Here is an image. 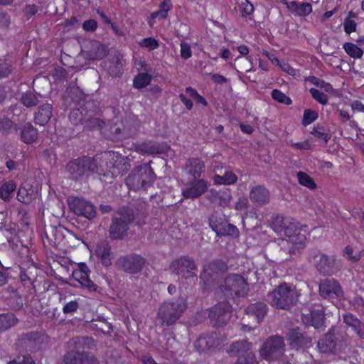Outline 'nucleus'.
<instances>
[{
    "label": "nucleus",
    "instance_id": "1",
    "mask_svg": "<svg viewBox=\"0 0 364 364\" xmlns=\"http://www.w3.org/2000/svg\"><path fill=\"white\" fill-rule=\"evenodd\" d=\"M112 154L104 153L101 156L95 157L84 156L70 161L66 166V170L70 177L74 180H79L83 177H88L99 170L104 171L107 167V161Z\"/></svg>",
    "mask_w": 364,
    "mask_h": 364
},
{
    "label": "nucleus",
    "instance_id": "2",
    "mask_svg": "<svg viewBox=\"0 0 364 364\" xmlns=\"http://www.w3.org/2000/svg\"><path fill=\"white\" fill-rule=\"evenodd\" d=\"M95 346L94 340L90 337H75L68 343L69 350L65 354V364H98L97 360L80 350L92 348Z\"/></svg>",
    "mask_w": 364,
    "mask_h": 364
},
{
    "label": "nucleus",
    "instance_id": "3",
    "mask_svg": "<svg viewBox=\"0 0 364 364\" xmlns=\"http://www.w3.org/2000/svg\"><path fill=\"white\" fill-rule=\"evenodd\" d=\"M186 308V300L183 297L164 302L159 309L157 320L161 326H171L179 319Z\"/></svg>",
    "mask_w": 364,
    "mask_h": 364
},
{
    "label": "nucleus",
    "instance_id": "4",
    "mask_svg": "<svg viewBox=\"0 0 364 364\" xmlns=\"http://www.w3.org/2000/svg\"><path fill=\"white\" fill-rule=\"evenodd\" d=\"M267 296L272 306L277 309H289L296 304L298 294L293 285L282 283L269 293Z\"/></svg>",
    "mask_w": 364,
    "mask_h": 364
},
{
    "label": "nucleus",
    "instance_id": "5",
    "mask_svg": "<svg viewBox=\"0 0 364 364\" xmlns=\"http://www.w3.org/2000/svg\"><path fill=\"white\" fill-rule=\"evenodd\" d=\"M275 223L281 226L279 231L284 232L295 248L299 249L304 246L308 231L306 225H301L294 219H284L283 217H277Z\"/></svg>",
    "mask_w": 364,
    "mask_h": 364
},
{
    "label": "nucleus",
    "instance_id": "6",
    "mask_svg": "<svg viewBox=\"0 0 364 364\" xmlns=\"http://www.w3.org/2000/svg\"><path fill=\"white\" fill-rule=\"evenodd\" d=\"M250 290L249 284L243 276L239 274H230L218 286V292L225 298L245 296Z\"/></svg>",
    "mask_w": 364,
    "mask_h": 364
},
{
    "label": "nucleus",
    "instance_id": "7",
    "mask_svg": "<svg viewBox=\"0 0 364 364\" xmlns=\"http://www.w3.org/2000/svg\"><path fill=\"white\" fill-rule=\"evenodd\" d=\"M156 175L150 163L142 164L135 167L126 178V184L129 188L139 190L151 186Z\"/></svg>",
    "mask_w": 364,
    "mask_h": 364
},
{
    "label": "nucleus",
    "instance_id": "8",
    "mask_svg": "<svg viewBox=\"0 0 364 364\" xmlns=\"http://www.w3.org/2000/svg\"><path fill=\"white\" fill-rule=\"evenodd\" d=\"M134 215L132 210L123 208L112 218L109 228V237L112 240H122L127 235L129 225L134 221Z\"/></svg>",
    "mask_w": 364,
    "mask_h": 364
},
{
    "label": "nucleus",
    "instance_id": "9",
    "mask_svg": "<svg viewBox=\"0 0 364 364\" xmlns=\"http://www.w3.org/2000/svg\"><path fill=\"white\" fill-rule=\"evenodd\" d=\"M170 269L173 274L186 280L197 277V265L193 259L188 257H181L174 260L171 264Z\"/></svg>",
    "mask_w": 364,
    "mask_h": 364
},
{
    "label": "nucleus",
    "instance_id": "10",
    "mask_svg": "<svg viewBox=\"0 0 364 364\" xmlns=\"http://www.w3.org/2000/svg\"><path fill=\"white\" fill-rule=\"evenodd\" d=\"M145 262L144 258L141 256L132 254L119 257L115 266L123 272L134 274L141 271Z\"/></svg>",
    "mask_w": 364,
    "mask_h": 364
},
{
    "label": "nucleus",
    "instance_id": "11",
    "mask_svg": "<svg viewBox=\"0 0 364 364\" xmlns=\"http://www.w3.org/2000/svg\"><path fill=\"white\" fill-rule=\"evenodd\" d=\"M284 343L282 337L274 336L268 338L260 350L261 355L268 360L279 359L284 351Z\"/></svg>",
    "mask_w": 364,
    "mask_h": 364
},
{
    "label": "nucleus",
    "instance_id": "12",
    "mask_svg": "<svg viewBox=\"0 0 364 364\" xmlns=\"http://www.w3.org/2000/svg\"><path fill=\"white\" fill-rule=\"evenodd\" d=\"M68 203L70 210L78 216H83L91 220L96 215L95 205L82 198L69 197Z\"/></svg>",
    "mask_w": 364,
    "mask_h": 364
},
{
    "label": "nucleus",
    "instance_id": "13",
    "mask_svg": "<svg viewBox=\"0 0 364 364\" xmlns=\"http://www.w3.org/2000/svg\"><path fill=\"white\" fill-rule=\"evenodd\" d=\"M231 306L226 301H220L210 310L209 318L214 326L227 323L231 317Z\"/></svg>",
    "mask_w": 364,
    "mask_h": 364
},
{
    "label": "nucleus",
    "instance_id": "14",
    "mask_svg": "<svg viewBox=\"0 0 364 364\" xmlns=\"http://www.w3.org/2000/svg\"><path fill=\"white\" fill-rule=\"evenodd\" d=\"M309 259L315 264L318 272L323 275L333 274L338 269L336 262L333 258L320 252H312Z\"/></svg>",
    "mask_w": 364,
    "mask_h": 364
},
{
    "label": "nucleus",
    "instance_id": "15",
    "mask_svg": "<svg viewBox=\"0 0 364 364\" xmlns=\"http://www.w3.org/2000/svg\"><path fill=\"white\" fill-rule=\"evenodd\" d=\"M228 271V265L221 260H215L205 267L200 274V279L207 283L215 281L220 275Z\"/></svg>",
    "mask_w": 364,
    "mask_h": 364
},
{
    "label": "nucleus",
    "instance_id": "16",
    "mask_svg": "<svg viewBox=\"0 0 364 364\" xmlns=\"http://www.w3.org/2000/svg\"><path fill=\"white\" fill-rule=\"evenodd\" d=\"M319 294L324 299H338L343 296V291L338 281L325 279L320 282Z\"/></svg>",
    "mask_w": 364,
    "mask_h": 364
},
{
    "label": "nucleus",
    "instance_id": "17",
    "mask_svg": "<svg viewBox=\"0 0 364 364\" xmlns=\"http://www.w3.org/2000/svg\"><path fill=\"white\" fill-rule=\"evenodd\" d=\"M208 188L205 179H193L182 189V195L187 199H196L204 194Z\"/></svg>",
    "mask_w": 364,
    "mask_h": 364
},
{
    "label": "nucleus",
    "instance_id": "18",
    "mask_svg": "<svg viewBox=\"0 0 364 364\" xmlns=\"http://www.w3.org/2000/svg\"><path fill=\"white\" fill-rule=\"evenodd\" d=\"M250 201L258 206H264L270 203L271 194L269 190L262 185L253 186L249 193Z\"/></svg>",
    "mask_w": 364,
    "mask_h": 364
},
{
    "label": "nucleus",
    "instance_id": "19",
    "mask_svg": "<svg viewBox=\"0 0 364 364\" xmlns=\"http://www.w3.org/2000/svg\"><path fill=\"white\" fill-rule=\"evenodd\" d=\"M45 336L36 332L23 334L19 339V345L28 351H35L41 348Z\"/></svg>",
    "mask_w": 364,
    "mask_h": 364
},
{
    "label": "nucleus",
    "instance_id": "20",
    "mask_svg": "<svg viewBox=\"0 0 364 364\" xmlns=\"http://www.w3.org/2000/svg\"><path fill=\"white\" fill-rule=\"evenodd\" d=\"M206 198L213 205L227 207L230 204L232 196L229 189L217 191L211 188L208 192Z\"/></svg>",
    "mask_w": 364,
    "mask_h": 364
},
{
    "label": "nucleus",
    "instance_id": "21",
    "mask_svg": "<svg viewBox=\"0 0 364 364\" xmlns=\"http://www.w3.org/2000/svg\"><path fill=\"white\" fill-rule=\"evenodd\" d=\"M87 266L85 263H80L78 268L73 272L72 276L74 280L77 281L81 286L87 288L90 291H95L97 285L90 279Z\"/></svg>",
    "mask_w": 364,
    "mask_h": 364
},
{
    "label": "nucleus",
    "instance_id": "22",
    "mask_svg": "<svg viewBox=\"0 0 364 364\" xmlns=\"http://www.w3.org/2000/svg\"><path fill=\"white\" fill-rule=\"evenodd\" d=\"M218 345H219V340L215 333L202 334L195 342V348L200 352H207Z\"/></svg>",
    "mask_w": 364,
    "mask_h": 364
},
{
    "label": "nucleus",
    "instance_id": "23",
    "mask_svg": "<svg viewBox=\"0 0 364 364\" xmlns=\"http://www.w3.org/2000/svg\"><path fill=\"white\" fill-rule=\"evenodd\" d=\"M95 255L101 264L105 267H109L112 263L113 252L109 242L102 241L99 242L95 248Z\"/></svg>",
    "mask_w": 364,
    "mask_h": 364
},
{
    "label": "nucleus",
    "instance_id": "24",
    "mask_svg": "<svg viewBox=\"0 0 364 364\" xmlns=\"http://www.w3.org/2000/svg\"><path fill=\"white\" fill-rule=\"evenodd\" d=\"M205 165L204 161L198 158L188 159L184 165V171L191 176L193 179H200L202 173L205 172Z\"/></svg>",
    "mask_w": 364,
    "mask_h": 364
},
{
    "label": "nucleus",
    "instance_id": "25",
    "mask_svg": "<svg viewBox=\"0 0 364 364\" xmlns=\"http://www.w3.org/2000/svg\"><path fill=\"white\" fill-rule=\"evenodd\" d=\"M287 338L292 348L308 347L311 343L310 337L304 336L299 328H292L287 333Z\"/></svg>",
    "mask_w": 364,
    "mask_h": 364
},
{
    "label": "nucleus",
    "instance_id": "26",
    "mask_svg": "<svg viewBox=\"0 0 364 364\" xmlns=\"http://www.w3.org/2000/svg\"><path fill=\"white\" fill-rule=\"evenodd\" d=\"M302 321L307 326L318 328L323 325L325 317L322 309H312L309 313L302 314Z\"/></svg>",
    "mask_w": 364,
    "mask_h": 364
},
{
    "label": "nucleus",
    "instance_id": "27",
    "mask_svg": "<svg viewBox=\"0 0 364 364\" xmlns=\"http://www.w3.org/2000/svg\"><path fill=\"white\" fill-rule=\"evenodd\" d=\"M267 311V305L263 303H256L250 305L246 309L247 316L255 324L259 323L264 318Z\"/></svg>",
    "mask_w": 364,
    "mask_h": 364
},
{
    "label": "nucleus",
    "instance_id": "28",
    "mask_svg": "<svg viewBox=\"0 0 364 364\" xmlns=\"http://www.w3.org/2000/svg\"><path fill=\"white\" fill-rule=\"evenodd\" d=\"M139 65H140V68H138V69L143 70L146 73H141L135 76L133 80V86L135 88L141 89L149 85L151 81V75L148 74V73L151 72V68L142 61L139 62Z\"/></svg>",
    "mask_w": 364,
    "mask_h": 364
},
{
    "label": "nucleus",
    "instance_id": "29",
    "mask_svg": "<svg viewBox=\"0 0 364 364\" xmlns=\"http://www.w3.org/2000/svg\"><path fill=\"white\" fill-rule=\"evenodd\" d=\"M282 2L293 14L296 16H306L312 11V6L309 3H298L286 0H282Z\"/></svg>",
    "mask_w": 364,
    "mask_h": 364
},
{
    "label": "nucleus",
    "instance_id": "30",
    "mask_svg": "<svg viewBox=\"0 0 364 364\" xmlns=\"http://www.w3.org/2000/svg\"><path fill=\"white\" fill-rule=\"evenodd\" d=\"M53 114L52 105L46 103L38 108V111L35 113V122L40 125L46 124L50 119Z\"/></svg>",
    "mask_w": 364,
    "mask_h": 364
},
{
    "label": "nucleus",
    "instance_id": "31",
    "mask_svg": "<svg viewBox=\"0 0 364 364\" xmlns=\"http://www.w3.org/2000/svg\"><path fill=\"white\" fill-rule=\"evenodd\" d=\"M343 321L354 330L359 338L364 339V323L350 313L343 315Z\"/></svg>",
    "mask_w": 364,
    "mask_h": 364
},
{
    "label": "nucleus",
    "instance_id": "32",
    "mask_svg": "<svg viewBox=\"0 0 364 364\" xmlns=\"http://www.w3.org/2000/svg\"><path fill=\"white\" fill-rule=\"evenodd\" d=\"M21 140L26 144L34 142L38 137L37 130L30 123L26 124L21 132Z\"/></svg>",
    "mask_w": 364,
    "mask_h": 364
},
{
    "label": "nucleus",
    "instance_id": "33",
    "mask_svg": "<svg viewBox=\"0 0 364 364\" xmlns=\"http://www.w3.org/2000/svg\"><path fill=\"white\" fill-rule=\"evenodd\" d=\"M237 176L232 171H226L223 176L215 174L213 178V181L215 185H232L236 183Z\"/></svg>",
    "mask_w": 364,
    "mask_h": 364
},
{
    "label": "nucleus",
    "instance_id": "34",
    "mask_svg": "<svg viewBox=\"0 0 364 364\" xmlns=\"http://www.w3.org/2000/svg\"><path fill=\"white\" fill-rule=\"evenodd\" d=\"M217 228V235H230L233 237H237L239 236V230L236 226L228 223L225 220L221 228L215 226Z\"/></svg>",
    "mask_w": 364,
    "mask_h": 364
},
{
    "label": "nucleus",
    "instance_id": "35",
    "mask_svg": "<svg viewBox=\"0 0 364 364\" xmlns=\"http://www.w3.org/2000/svg\"><path fill=\"white\" fill-rule=\"evenodd\" d=\"M336 346L332 334H326L325 336L318 341V348L322 353L331 352Z\"/></svg>",
    "mask_w": 364,
    "mask_h": 364
},
{
    "label": "nucleus",
    "instance_id": "36",
    "mask_svg": "<svg viewBox=\"0 0 364 364\" xmlns=\"http://www.w3.org/2000/svg\"><path fill=\"white\" fill-rule=\"evenodd\" d=\"M311 134L324 144H327L331 137L330 132L322 126L315 127Z\"/></svg>",
    "mask_w": 364,
    "mask_h": 364
},
{
    "label": "nucleus",
    "instance_id": "37",
    "mask_svg": "<svg viewBox=\"0 0 364 364\" xmlns=\"http://www.w3.org/2000/svg\"><path fill=\"white\" fill-rule=\"evenodd\" d=\"M20 102L26 107H32L36 106L39 100L36 94L28 91L21 94Z\"/></svg>",
    "mask_w": 364,
    "mask_h": 364
},
{
    "label": "nucleus",
    "instance_id": "38",
    "mask_svg": "<svg viewBox=\"0 0 364 364\" xmlns=\"http://www.w3.org/2000/svg\"><path fill=\"white\" fill-rule=\"evenodd\" d=\"M16 317L11 313L0 314V331L8 329L17 323Z\"/></svg>",
    "mask_w": 364,
    "mask_h": 364
},
{
    "label": "nucleus",
    "instance_id": "39",
    "mask_svg": "<svg viewBox=\"0 0 364 364\" xmlns=\"http://www.w3.org/2000/svg\"><path fill=\"white\" fill-rule=\"evenodd\" d=\"M85 109L81 107L80 108L73 109L69 114L70 122L74 124L79 123H84L86 119L87 112H85Z\"/></svg>",
    "mask_w": 364,
    "mask_h": 364
},
{
    "label": "nucleus",
    "instance_id": "40",
    "mask_svg": "<svg viewBox=\"0 0 364 364\" xmlns=\"http://www.w3.org/2000/svg\"><path fill=\"white\" fill-rule=\"evenodd\" d=\"M251 348V343L246 340L239 341L233 343L229 348L230 353H242L248 351Z\"/></svg>",
    "mask_w": 364,
    "mask_h": 364
},
{
    "label": "nucleus",
    "instance_id": "41",
    "mask_svg": "<svg viewBox=\"0 0 364 364\" xmlns=\"http://www.w3.org/2000/svg\"><path fill=\"white\" fill-rule=\"evenodd\" d=\"M92 50L90 51V56L94 59H100L107 54V47L98 42L92 43Z\"/></svg>",
    "mask_w": 364,
    "mask_h": 364
},
{
    "label": "nucleus",
    "instance_id": "42",
    "mask_svg": "<svg viewBox=\"0 0 364 364\" xmlns=\"http://www.w3.org/2000/svg\"><path fill=\"white\" fill-rule=\"evenodd\" d=\"M16 188V186L13 181L5 183L0 188V198L5 201H9L11 193L15 191Z\"/></svg>",
    "mask_w": 364,
    "mask_h": 364
},
{
    "label": "nucleus",
    "instance_id": "43",
    "mask_svg": "<svg viewBox=\"0 0 364 364\" xmlns=\"http://www.w3.org/2000/svg\"><path fill=\"white\" fill-rule=\"evenodd\" d=\"M35 193L33 190L28 191L25 187H21L18 189L17 199L23 203H29L35 198Z\"/></svg>",
    "mask_w": 364,
    "mask_h": 364
},
{
    "label": "nucleus",
    "instance_id": "44",
    "mask_svg": "<svg viewBox=\"0 0 364 364\" xmlns=\"http://www.w3.org/2000/svg\"><path fill=\"white\" fill-rule=\"evenodd\" d=\"M343 48L346 53L353 58H360L363 54L362 49L352 43H346Z\"/></svg>",
    "mask_w": 364,
    "mask_h": 364
},
{
    "label": "nucleus",
    "instance_id": "45",
    "mask_svg": "<svg viewBox=\"0 0 364 364\" xmlns=\"http://www.w3.org/2000/svg\"><path fill=\"white\" fill-rule=\"evenodd\" d=\"M297 178L301 185L311 189L316 188V183H314V180L306 173L299 171L297 173Z\"/></svg>",
    "mask_w": 364,
    "mask_h": 364
},
{
    "label": "nucleus",
    "instance_id": "46",
    "mask_svg": "<svg viewBox=\"0 0 364 364\" xmlns=\"http://www.w3.org/2000/svg\"><path fill=\"white\" fill-rule=\"evenodd\" d=\"M354 253V250L351 247L347 246L345 248L344 256L346 258L353 262H358L362 257L364 256V250L356 252Z\"/></svg>",
    "mask_w": 364,
    "mask_h": 364
},
{
    "label": "nucleus",
    "instance_id": "47",
    "mask_svg": "<svg viewBox=\"0 0 364 364\" xmlns=\"http://www.w3.org/2000/svg\"><path fill=\"white\" fill-rule=\"evenodd\" d=\"M139 150L142 153L149 154H158L160 152L159 146L151 142L144 143L139 146Z\"/></svg>",
    "mask_w": 364,
    "mask_h": 364
},
{
    "label": "nucleus",
    "instance_id": "48",
    "mask_svg": "<svg viewBox=\"0 0 364 364\" xmlns=\"http://www.w3.org/2000/svg\"><path fill=\"white\" fill-rule=\"evenodd\" d=\"M272 97L274 100H276L280 103H283L284 105H289L291 104V100L288 96H287L284 93H283L282 92H281L279 90H272Z\"/></svg>",
    "mask_w": 364,
    "mask_h": 364
},
{
    "label": "nucleus",
    "instance_id": "49",
    "mask_svg": "<svg viewBox=\"0 0 364 364\" xmlns=\"http://www.w3.org/2000/svg\"><path fill=\"white\" fill-rule=\"evenodd\" d=\"M85 123L90 129H102L105 124V122L102 119L97 117L86 118Z\"/></svg>",
    "mask_w": 364,
    "mask_h": 364
},
{
    "label": "nucleus",
    "instance_id": "50",
    "mask_svg": "<svg viewBox=\"0 0 364 364\" xmlns=\"http://www.w3.org/2000/svg\"><path fill=\"white\" fill-rule=\"evenodd\" d=\"M309 92L312 96V97L316 100L318 102L326 105L328 102V96L323 92L319 91L315 88H311Z\"/></svg>",
    "mask_w": 364,
    "mask_h": 364
},
{
    "label": "nucleus",
    "instance_id": "51",
    "mask_svg": "<svg viewBox=\"0 0 364 364\" xmlns=\"http://www.w3.org/2000/svg\"><path fill=\"white\" fill-rule=\"evenodd\" d=\"M225 220L217 216L215 214H213L209 218V225L210 228L217 233V228L215 226L221 228Z\"/></svg>",
    "mask_w": 364,
    "mask_h": 364
},
{
    "label": "nucleus",
    "instance_id": "52",
    "mask_svg": "<svg viewBox=\"0 0 364 364\" xmlns=\"http://www.w3.org/2000/svg\"><path fill=\"white\" fill-rule=\"evenodd\" d=\"M240 11L243 16L251 14L254 7L247 0H242L240 4Z\"/></svg>",
    "mask_w": 364,
    "mask_h": 364
},
{
    "label": "nucleus",
    "instance_id": "53",
    "mask_svg": "<svg viewBox=\"0 0 364 364\" xmlns=\"http://www.w3.org/2000/svg\"><path fill=\"white\" fill-rule=\"evenodd\" d=\"M318 117V114L313 110L306 109L304 113L303 123L305 125L310 124Z\"/></svg>",
    "mask_w": 364,
    "mask_h": 364
},
{
    "label": "nucleus",
    "instance_id": "54",
    "mask_svg": "<svg viewBox=\"0 0 364 364\" xmlns=\"http://www.w3.org/2000/svg\"><path fill=\"white\" fill-rule=\"evenodd\" d=\"M139 44L141 46L149 48L151 50L156 49L159 47L158 41L152 38H144L140 41Z\"/></svg>",
    "mask_w": 364,
    "mask_h": 364
},
{
    "label": "nucleus",
    "instance_id": "55",
    "mask_svg": "<svg viewBox=\"0 0 364 364\" xmlns=\"http://www.w3.org/2000/svg\"><path fill=\"white\" fill-rule=\"evenodd\" d=\"M8 364H35V361L31 355L18 356Z\"/></svg>",
    "mask_w": 364,
    "mask_h": 364
},
{
    "label": "nucleus",
    "instance_id": "56",
    "mask_svg": "<svg viewBox=\"0 0 364 364\" xmlns=\"http://www.w3.org/2000/svg\"><path fill=\"white\" fill-rule=\"evenodd\" d=\"M255 357L250 353L240 355L235 364H255Z\"/></svg>",
    "mask_w": 364,
    "mask_h": 364
},
{
    "label": "nucleus",
    "instance_id": "57",
    "mask_svg": "<svg viewBox=\"0 0 364 364\" xmlns=\"http://www.w3.org/2000/svg\"><path fill=\"white\" fill-rule=\"evenodd\" d=\"M192 55L191 46L188 43H181V56L184 59H188Z\"/></svg>",
    "mask_w": 364,
    "mask_h": 364
},
{
    "label": "nucleus",
    "instance_id": "58",
    "mask_svg": "<svg viewBox=\"0 0 364 364\" xmlns=\"http://www.w3.org/2000/svg\"><path fill=\"white\" fill-rule=\"evenodd\" d=\"M11 65L8 63H0V77H8L12 72Z\"/></svg>",
    "mask_w": 364,
    "mask_h": 364
},
{
    "label": "nucleus",
    "instance_id": "59",
    "mask_svg": "<svg viewBox=\"0 0 364 364\" xmlns=\"http://www.w3.org/2000/svg\"><path fill=\"white\" fill-rule=\"evenodd\" d=\"M249 205V202L247 198L241 197L236 202L235 208L237 210L242 211L247 209Z\"/></svg>",
    "mask_w": 364,
    "mask_h": 364
},
{
    "label": "nucleus",
    "instance_id": "60",
    "mask_svg": "<svg viewBox=\"0 0 364 364\" xmlns=\"http://www.w3.org/2000/svg\"><path fill=\"white\" fill-rule=\"evenodd\" d=\"M78 306H79V305H78L77 301H72L67 303L63 306V310L65 314L73 313V312H75L77 311V309H78Z\"/></svg>",
    "mask_w": 364,
    "mask_h": 364
},
{
    "label": "nucleus",
    "instance_id": "61",
    "mask_svg": "<svg viewBox=\"0 0 364 364\" xmlns=\"http://www.w3.org/2000/svg\"><path fill=\"white\" fill-rule=\"evenodd\" d=\"M356 29V23L350 19H346L344 22V30L345 31L350 34L352 32L355 31Z\"/></svg>",
    "mask_w": 364,
    "mask_h": 364
},
{
    "label": "nucleus",
    "instance_id": "62",
    "mask_svg": "<svg viewBox=\"0 0 364 364\" xmlns=\"http://www.w3.org/2000/svg\"><path fill=\"white\" fill-rule=\"evenodd\" d=\"M82 27L87 31H95L97 28V22L92 19L85 21L83 23Z\"/></svg>",
    "mask_w": 364,
    "mask_h": 364
},
{
    "label": "nucleus",
    "instance_id": "63",
    "mask_svg": "<svg viewBox=\"0 0 364 364\" xmlns=\"http://www.w3.org/2000/svg\"><path fill=\"white\" fill-rule=\"evenodd\" d=\"M7 279L6 270L0 264V287L4 286L7 282Z\"/></svg>",
    "mask_w": 364,
    "mask_h": 364
},
{
    "label": "nucleus",
    "instance_id": "64",
    "mask_svg": "<svg viewBox=\"0 0 364 364\" xmlns=\"http://www.w3.org/2000/svg\"><path fill=\"white\" fill-rule=\"evenodd\" d=\"M12 122L9 119H3L0 121V129L7 131L11 127Z\"/></svg>",
    "mask_w": 364,
    "mask_h": 364
}]
</instances>
